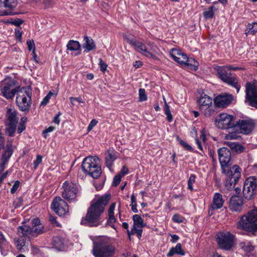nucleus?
Wrapping results in <instances>:
<instances>
[{
	"instance_id": "5701e85b",
	"label": "nucleus",
	"mask_w": 257,
	"mask_h": 257,
	"mask_svg": "<svg viewBox=\"0 0 257 257\" xmlns=\"http://www.w3.org/2000/svg\"><path fill=\"white\" fill-rule=\"evenodd\" d=\"M170 55L174 61L178 63L181 66L185 62L186 54L177 49H172L170 52Z\"/></svg>"
},
{
	"instance_id": "1a4fd4ad",
	"label": "nucleus",
	"mask_w": 257,
	"mask_h": 257,
	"mask_svg": "<svg viewBox=\"0 0 257 257\" xmlns=\"http://www.w3.org/2000/svg\"><path fill=\"white\" fill-rule=\"evenodd\" d=\"M216 126L220 129L231 130L234 132L235 123L234 117L227 113H221L215 119Z\"/></svg>"
},
{
	"instance_id": "69168bd1",
	"label": "nucleus",
	"mask_w": 257,
	"mask_h": 257,
	"mask_svg": "<svg viewBox=\"0 0 257 257\" xmlns=\"http://www.w3.org/2000/svg\"><path fill=\"white\" fill-rule=\"evenodd\" d=\"M115 206V203H113L111 204L108 209V215H114V210Z\"/></svg>"
},
{
	"instance_id": "37998d69",
	"label": "nucleus",
	"mask_w": 257,
	"mask_h": 257,
	"mask_svg": "<svg viewBox=\"0 0 257 257\" xmlns=\"http://www.w3.org/2000/svg\"><path fill=\"white\" fill-rule=\"evenodd\" d=\"M196 176L194 174H191L188 180V189L191 191L193 190V184L195 182Z\"/></svg>"
},
{
	"instance_id": "c9c22d12",
	"label": "nucleus",
	"mask_w": 257,
	"mask_h": 257,
	"mask_svg": "<svg viewBox=\"0 0 257 257\" xmlns=\"http://www.w3.org/2000/svg\"><path fill=\"white\" fill-rule=\"evenodd\" d=\"M17 124L6 123V133L10 137H13Z\"/></svg>"
},
{
	"instance_id": "a18cd8bd",
	"label": "nucleus",
	"mask_w": 257,
	"mask_h": 257,
	"mask_svg": "<svg viewBox=\"0 0 257 257\" xmlns=\"http://www.w3.org/2000/svg\"><path fill=\"white\" fill-rule=\"evenodd\" d=\"M9 23L13 24L16 26H20L21 24H22L24 22V21L20 19H11L10 20H9Z\"/></svg>"
},
{
	"instance_id": "7c9ffc66",
	"label": "nucleus",
	"mask_w": 257,
	"mask_h": 257,
	"mask_svg": "<svg viewBox=\"0 0 257 257\" xmlns=\"http://www.w3.org/2000/svg\"><path fill=\"white\" fill-rule=\"evenodd\" d=\"M175 254L184 255V252L182 250L180 243H177L175 247H172L167 253L168 256H171Z\"/></svg>"
},
{
	"instance_id": "ea45409f",
	"label": "nucleus",
	"mask_w": 257,
	"mask_h": 257,
	"mask_svg": "<svg viewBox=\"0 0 257 257\" xmlns=\"http://www.w3.org/2000/svg\"><path fill=\"white\" fill-rule=\"evenodd\" d=\"M214 7L211 6L209 8L208 11H205L203 13L204 17L206 18H212L214 16V11H213Z\"/></svg>"
},
{
	"instance_id": "4be33fe9",
	"label": "nucleus",
	"mask_w": 257,
	"mask_h": 257,
	"mask_svg": "<svg viewBox=\"0 0 257 257\" xmlns=\"http://www.w3.org/2000/svg\"><path fill=\"white\" fill-rule=\"evenodd\" d=\"M17 111L13 108H8L6 112V123L17 124L19 117L17 116Z\"/></svg>"
},
{
	"instance_id": "e2e57ef3",
	"label": "nucleus",
	"mask_w": 257,
	"mask_h": 257,
	"mask_svg": "<svg viewBox=\"0 0 257 257\" xmlns=\"http://www.w3.org/2000/svg\"><path fill=\"white\" fill-rule=\"evenodd\" d=\"M15 36L17 38L19 39V41L20 42L22 41V32L20 31V30L18 29H16L15 30Z\"/></svg>"
},
{
	"instance_id": "09e8293b",
	"label": "nucleus",
	"mask_w": 257,
	"mask_h": 257,
	"mask_svg": "<svg viewBox=\"0 0 257 257\" xmlns=\"http://www.w3.org/2000/svg\"><path fill=\"white\" fill-rule=\"evenodd\" d=\"M240 138V136L237 134L232 133H229L225 136V139L226 140H238Z\"/></svg>"
},
{
	"instance_id": "79ce46f5",
	"label": "nucleus",
	"mask_w": 257,
	"mask_h": 257,
	"mask_svg": "<svg viewBox=\"0 0 257 257\" xmlns=\"http://www.w3.org/2000/svg\"><path fill=\"white\" fill-rule=\"evenodd\" d=\"M131 202H132V204H131L132 210L134 213H137L138 211L137 208V200H136V197L134 194H133L131 196Z\"/></svg>"
},
{
	"instance_id": "8fccbe9b",
	"label": "nucleus",
	"mask_w": 257,
	"mask_h": 257,
	"mask_svg": "<svg viewBox=\"0 0 257 257\" xmlns=\"http://www.w3.org/2000/svg\"><path fill=\"white\" fill-rule=\"evenodd\" d=\"M7 241L3 233L0 231V248H2L4 246L6 245Z\"/></svg>"
},
{
	"instance_id": "f03ea898",
	"label": "nucleus",
	"mask_w": 257,
	"mask_h": 257,
	"mask_svg": "<svg viewBox=\"0 0 257 257\" xmlns=\"http://www.w3.org/2000/svg\"><path fill=\"white\" fill-rule=\"evenodd\" d=\"M110 199L109 194H105L98 199H94L87 209L85 217L81 221V224L89 226H97L100 224V216L105 206Z\"/></svg>"
},
{
	"instance_id": "0e129e2a",
	"label": "nucleus",
	"mask_w": 257,
	"mask_h": 257,
	"mask_svg": "<svg viewBox=\"0 0 257 257\" xmlns=\"http://www.w3.org/2000/svg\"><path fill=\"white\" fill-rule=\"evenodd\" d=\"M97 123V121L96 120L92 119L88 125V131H90L96 125Z\"/></svg>"
},
{
	"instance_id": "6e6552de",
	"label": "nucleus",
	"mask_w": 257,
	"mask_h": 257,
	"mask_svg": "<svg viewBox=\"0 0 257 257\" xmlns=\"http://www.w3.org/2000/svg\"><path fill=\"white\" fill-rule=\"evenodd\" d=\"M92 252L95 257H109L114 254L115 248L111 245L98 242L94 244Z\"/></svg>"
},
{
	"instance_id": "7ed1b4c3",
	"label": "nucleus",
	"mask_w": 257,
	"mask_h": 257,
	"mask_svg": "<svg viewBox=\"0 0 257 257\" xmlns=\"http://www.w3.org/2000/svg\"><path fill=\"white\" fill-rule=\"evenodd\" d=\"M32 226L23 225L18 228L19 235L23 237L31 238L41 234L44 232V225L41 223L38 218H34L31 222Z\"/></svg>"
},
{
	"instance_id": "bf43d9fd",
	"label": "nucleus",
	"mask_w": 257,
	"mask_h": 257,
	"mask_svg": "<svg viewBox=\"0 0 257 257\" xmlns=\"http://www.w3.org/2000/svg\"><path fill=\"white\" fill-rule=\"evenodd\" d=\"M69 99L71 101V103H72V104L73 105H75V101H76L77 102H78L79 103H84V101H83L82 99L80 97H71L69 98Z\"/></svg>"
},
{
	"instance_id": "774afa93",
	"label": "nucleus",
	"mask_w": 257,
	"mask_h": 257,
	"mask_svg": "<svg viewBox=\"0 0 257 257\" xmlns=\"http://www.w3.org/2000/svg\"><path fill=\"white\" fill-rule=\"evenodd\" d=\"M62 114L61 112H59L58 114L54 117L53 122L57 124H59L60 121L59 117Z\"/></svg>"
},
{
	"instance_id": "58836bf2",
	"label": "nucleus",
	"mask_w": 257,
	"mask_h": 257,
	"mask_svg": "<svg viewBox=\"0 0 257 257\" xmlns=\"http://www.w3.org/2000/svg\"><path fill=\"white\" fill-rule=\"evenodd\" d=\"M164 112H165V114L167 116L168 120L169 122H171L173 120L172 115L171 114V111H170V110L169 108V106L166 102L165 103V104Z\"/></svg>"
},
{
	"instance_id": "f257e3e1",
	"label": "nucleus",
	"mask_w": 257,
	"mask_h": 257,
	"mask_svg": "<svg viewBox=\"0 0 257 257\" xmlns=\"http://www.w3.org/2000/svg\"><path fill=\"white\" fill-rule=\"evenodd\" d=\"M219 160L222 167H224L223 172L226 175L225 187L228 190L232 189L240 177V168L237 165H234L231 169L230 165L231 153L226 147H222L218 150Z\"/></svg>"
},
{
	"instance_id": "2f4dec72",
	"label": "nucleus",
	"mask_w": 257,
	"mask_h": 257,
	"mask_svg": "<svg viewBox=\"0 0 257 257\" xmlns=\"http://www.w3.org/2000/svg\"><path fill=\"white\" fill-rule=\"evenodd\" d=\"M116 159V157L112 152L108 151L105 156V164L106 166L110 168L113 164V161Z\"/></svg>"
},
{
	"instance_id": "cd10ccee",
	"label": "nucleus",
	"mask_w": 257,
	"mask_h": 257,
	"mask_svg": "<svg viewBox=\"0 0 257 257\" xmlns=\"http://www.w3.org/2000/svg\"><path fill=\"white\" fill-rule=\"evenodd\" d=\"M84 39L85 43L83 44V47L85 49L84 52H88L96 49V45L92 38L85 35Z\"/></svg>"
},
{
	"instance_id": "6ab92c4d",
	"label": "nucleus",
	"mask_w": 257,
	"mask_h": 257,
	"mask_svg": "<svg viewBox=\"0 0 257 257\" xmlns=\"http://www.w3.org/2000/svg\"><path fill=\"white\" fill-rule=\"evenodd\" d=\"M224 203V200L222 195L219 193H215L214 195L212 202L208 210V214L212 215L215 210L221 208Z\"/></svg>"
},
{
	"instance_id": "6e6d98bb",
	"label": "nucleus",
	"mask_w": 257,
	"mask_h": 257,
	"mask_svg": "<svg viewBox=\"0 0 257 257\" xmlns=\"http://www.w3.org/2000/svg\"><path fill=\"white\" fill-rule=\"evenodd\" d=\"M42 157L41 155H37L36 160L34 162V168L36 169L39 165L41 163Z\"/></svg>"
},
{
	"instance_id": "4468645a",
	"label": "nucleus",
	"mask_w": 257,
	"mask_h": 257,
	"mask_svg": "<svg viewBox=\"0 0 257 257\" xmlns=\"http://www.w3.org/2000/svg\"><path fill=\"white\" fill-rule=\"evenodd\" d=\"M246 98L249 104L257 108V83L252 84L247 82L245 85Z\"/></svg>"
},
{
	"instance_id": "b1692460",
	"label": "nucleus",
	"mask_w": 257,
	"mask_h": 257,
	"mask_svg": "<svg viewBox=\"0 0 257 257\" xmlns=\"http://www.w3.org/2000/svg\"><path fill=\"white\" fill-rule=\"evenodd\" d=\"M217 72L219 78L224 82L231 77V74L228 70L227 66H219L217 67Z\"/></svg>"
},
{
	"instance_id": "603ef678",
	"label": "nucleus",
	"mask_w": 257,
	"mask_h": 257,
	"mask_svg": "<svg viewBox=\"0 0 257 257\" xmlns=\"http://www.w3.org/2000/svg\"><path fill=\"white\" fill-rule=\"evenodd\" d=\"M53 94V93L50 92L43 99L41 103V105H46L49 102L51 95Z\"/></svg>"
},
{
	"instance_id": "e433bc0d",
	"label": "nucleus",
	"mask_w": 257,
	"mask_h": 257,
	"mask_svg": "<svg viewBox=\"0 0 257 257\" xmlns=\"http://www.w3.org/2000/svg\"><path fill=\"white\" fill-rule=\"evenodd\" d=\"M239 246L246 252H250L253 250L254 247L249 241H243L239 244Z\"/></svg>"
},
{
	"instance_id": "338daca9",
	"label": "nucleus",
	"mask_w": 257,
	"mask_h": 257,
	"mask_svg": "<svg viewBox=\"0 0 257 257\" xmlns=\"http://www.w3.org/2000/svg\"><path fill=\"white\" fill-rule=\"evenodd\" d=\"M26 129V126L23 123H20L18 126L17 132L18 133L21 134Z\"/></svg>"
},
{
	"instance_id": "4c0bfd02",
	"label": "nucleus",
	"mask_w": 257,
	"mask_h": 257,
	"mask_svg": "<svg viewBox=\"0 0 257 257\" xmlns=\"http://www.w3.org/2000/svg\"><path fill=\"white\" fill-rule=\"evenodd\" d=\"M247 28L248 29V33L254 34L257 32V23L248 24Z\"/></svg>"
},
{
	"instance_id": "c756f323",
	"label": "nucleus",
	"mask_w": 257,
	"mask_h": 257,
	"mask_svg": "<svg viewBox=\"0 0 257 257\" xmlns=\"http://www.w3.org/2000/svg\"><path fill=\"white\" fill-rule=\"evenodd\" d=\"M15 244L17 249L21 251H24L26 247V240L23 237L20 236V237L15 239Z\"/></svg>"
},
{
	"instance_id": "49530a36",
	"label": "nucleus",
	"mask_w": 257,
	"mask_h": 257,
	"mask_svg": "<svg viewBox=\"0 0 257 257\" xmlns=\"http://www.w3.org/2000/svg\"><path fill=\"white\" fill-rule=\"evenodd\" d=\"M27 44L29 51L33 50V53L35 51V45L33 40H28L27 41Z\"/></svg>"
},
{
	"instance_id": "bb28decb",
	"label": "nucleus",
	"mask_w": 257,
	"mask_h": 257,
	"mask_svg": "<svg viewBox=\"0 0 257 257\" xmlns=\"http://www.w3.org/2000/svg\"><path fill=\"white\" fill-rule=\"evenodd\" d=\"M224 144L228 146L232 151L237 154H240L245 151V148L237 143L225 142Z\"/></svg>"
},
{
	"instance_id": "2eb2a0df",
	"label": "nucleus",
	"mask_w": 257,
	"mask_h": 257,
	"mask_svg": "<svg viewBox=\"0 0 257 257\" xmlns=\"http://www.w3.org/2000/svg\"><path fill=\"white\" fill-rule=\"evenodd\" d=\"M234 236L229 232H221L216 238L219 246L225 250L230 249L233 245Z\"/></svg>"
},
{
	"instance_id": "39448f33",
	"label": "nucleus",
	"mask_w": 257,
	"mask_h": 257,
	"mask_svg": "<svg viewBox=\"0 0 257 257\" xmlns=\"http://www.w3.org/2000/svg\"><path fill=\"white\" fill-rule=\"evenodd\" d=\"M125 39L130 45L134 47L136 51H138L142 55L155 60L158 59V57L156 55L155 47L151 43L149 42L148 43V46L150 47L149 48H147L146 45L143 43L132 37L125 36Z\"/></svg>"
},
{
	"instance_id": "052dcab7",
	"label": "nucleus",
	"mask_w": 257,
	"mask_h": 257,
	"mask_svg": "<svg viewBox=\"0 0 257 257\" xmlns=\"http://www.w3.org/2000/svg\"><path fill=\"white\" fill-rule=\"evenodd\" d=\"M128 168L126 166H123L118 174L119 175H121V177H123L125 175L128 174Z\"/></svg>"
},
{
	"instance_id": "680f3d73",
	"label": "nucleus",
	"mask_w": 257,
	"mask_h": 257,
	"mask_svg": "<svg viewBox=\"0 0 257 257\" xmlns=\"http://www.w3.org/2000/svg\"><path fill=\"white\" fill-rule=\"evenodd\" d=\"M173 220L175 222L181 223L183 221V218L178 214H175L173 216Z\"/></svg>"
},
{
	"instance_id": "412c9836",
	"label": "nucleus",
	"mask_w": 257,
	"mask_h": 257,
	"mask_svg": "<svg viewBox=\"0 0 257 257\" xmlns=\"http://www.w3.org/2000/svg\"><path fill=\"white\" fill-rule=\"evenodd\" d=\"M243 205L242 198L237 195L232 196L229 201V207L231 210L235 212H240Z\"/></svg>"
},
{
	"instance_id": "0eeeda50",
	"label": "nucleus",
	"mask_w": 257,
	"mask_h": 257,
	"mask_svg": "<svg viewBox=\"0 0 257 257\" xmlns=\"http://www.w3.org/2000/svg\"><path fill=\"white\" fill-rule=\"evenodd\" d=\"M32 91L30 87H23L17 93L16 103L20 110H29L31 105Z\"/></svg>"
},
{
	"instance_id": "f8f14e48",
	"label": "nucleus",
	"mask_w": 257,
	"mask_h": 257,
	"mask_svg": "<svg viewBox=\"0 0 257 257\" xmlns=\"http://www.w3.org/2000/svg\"><path fill=\"white\" fill-rule=\"evenodd\" d=\"M254 125V121L251 118L239 119L235 121L234 132L239 131L241 134L248 135L253 131Z\"/></svg>"
},
{
	"instance_id": "ddd939ff",
	"label": "nucleus",
	"mask_w": 257,
	"mask_h": 257,
	"mask_svg": "<svg viewBox=\"0 0 257 257\" xmlns=\"http://www.w3.org/2000/svg\"><path fill=\"white\" fill-rule=\"evenodd\" d=\"M63 197L68 201L74 200L78 192L76 185L65 181L63 184Z\"/></svg>"
},
{
	"instance_id": "a211bd4d",
	"label": "nucleus",
	"mask_w": 257,
	"mask_h": 257,
	"mask_svg": "<svg viewBox=\"0 0 257 257\" xmlns=\"http://www.w3.org/2000/svg\"><path fill=\"white\" fill-rule=\"evenodd\" d=\"M234 100V97L231 94L223 93L217 95L214 99L215 105L218 108H225Z\"/></svg>"
},
{
	"instance_id": "a19ab883",
	"label": "nucleus",
	"mask_w": 257,
	"mask_h": 257,
	"mask_svg": "<svg viewBox=\"0 0 257 257\" xmlns=\"http://www.w3.org/2000/svg\"><path fill=\"white\" fill-rule=\"evenodd\" d=\"M177 140L179 142V144L186 150L188 151H192L193 148L191 146L188 145L186 142L180 139L178 137H177Z\"/></svg>"
},
{
	"instance_id": "473e14b6",
	"label": "nucleus",
	"mask_w": 257,
	"mask_h": 257,
	"mask_svg": "<svg viewBox=\"0 0 257 257\" xmlns=\"http://www.w3.org/2000/svg\"><path fill=\"white\" fill-rule=\"evenodd\" d=\"M52 244L55 248L60 250L64 246L63 239L60 237L55 236L53 239Z\"/></svg>"
},
{
	"instance_id": "c85d7f7f",
	"label": "nucleus",
	"mask_w": 257,
	"mask_h": 257,
	"mask_svg": "<svg viewBox=\"0 0 257 257\" xmlns=\"http://www.w3.org/2000/svg\"><path fill=\"white\" fill-rule=\"evenodd\" d=\"M225 83H227L229 85L235 88L236 90L237 93H238L241 87L240 84L239 83L238 78L235 76H231L228 79Z\"/></svg>"
},
{
	"instance_id": "3c124183",
	"label": "nucleus",
	"mask_w": 257,
	"mask_h": 257,
	"mask_svg": "<svg viewBox=\"0 0 257 257\" xmlns=\"http://www.w3.org/2000/svg\"><path fill=\"white\" fill-rule=\"evenodd\" d=\"M99 65L100 67V70L104 72L107 67V65L101 59H99Z\"/></svg>"
},
{
	"instance_id": "13d9d810",
	"label": "nucleus",
	"mask_w": 257,
	"mask_h": 257,
	"mask_svg": "<svg viewBox=\"0 0 257 257\" xmlns=\"http://www.w3.org/2000/svg\"><path fill=\"white\" fill-rule=\"evenodd\" d=\"M121 177V175H119V174L114 176L113 181V185L114 186H116L119 184Z\"/></svg>"
},
{
	"instance_id": "20e7f679",
	"label": "nucleus",
	"mask_w": 257,
	"mask_h": 257,
	"mask_svg": "<svg viewBox=\"0 0 257 257\" xmlns=\"http://www.w3.org/2000/svg\"><path fill=\"white\" fill-rule=\"evenodd\" d=\"M83 172L94 179L98 178L101 174L99 159L97 157L89 156L85 158L81 165Z\"/></svg>"
},
{
	"instance_id": "f3484780",
	"label": "nucleus",
	"mask_w": 257,
	"mask_h": 257,
	"mask_svg": "<svg viewBox=\"0 0 257 257\" xmlns=\"http://www.w3.org/2000/svg\"><path fill=\"white\" fill-rule=\"evenodd\" d=\"M133 220L134 221L133 227L131 231L127 230V234L130 239L131 240V235L135 234H137L138 238L140 239L143 232L142 228L145 227L146 224L144 222L143 219L139 215L136 214L133 215Z\"/></svg>"
},
{
	"instance_id": "393cba45",
	"label": "nucleus",
	"mask_w": 257,
	"mask_h": 257,
	"mask_svg": "<svg viewBox=\"0 0 257 257\" xmlns=\"http://www.w3.org/2000/svg\"><path fill=\"white\" fill-rule=\"evenodd\" d=\"M185 62H183L181 66L186 69L196 70L198 68V63L194 58H189L186 56Z\"/></svg>"
},
{
	"instance_id": "4d7b16f0",
	"label": "nucleus",
	"mask_w": 257,
	"mask_h": 257,
	"mask_svg": "<svg viewBox=\"0 0 257 257\" xmlns=\"http://www.w3.org/2000/svg\"><path fill=\"white\" fill-rule=\"evenodd\" d=\"M43 4L46 8H51L54 4V2L53 0H44Z\"/></svg>"
},
{
	"instance_id": "9d476101",
	"label": "nucleus",
	"mask_w": 257,
	"mask_h": 257,
	"mask_svg": "<svg viewBox=\"0 0 257 257\" xmlns=\"http://www.w3.org/2000/svg\"><path fill=\"white\" fill-rule=\"evenodd\" d=\"M257 192V179L254 177L248 178L244 183L243 188V197L247 200H251L256 196Z\"/></svg>"
},
{
	"instance_id": "423d86ee",
	"label": "nucleus",
	"mask_w": 257,
	"mask_h": 257,
	"mask_svg": "<svg viewBox=\"0 0 257 257\" xmlns=\"http://www.w3.org/2000/svg\"><path fill=\"white\" fill-rule=\"evenodd\" d=\"M238 228L247 231L257 230V208L253 209L241 217L238 223Z\"/></svg>"
},
{
	"instance_id": "de8ad7c7",
	"label": "nucleus",
	"mask_w": 257,
	"mask_h": 257,
	"mask_svg": "<svg viewBox=\"0 0 257 257\" xmlns=\"http://www.w3.org/2000/svg\"><path fill=\"white\" fill-rule=\"evenodd\" d=\"M203 110H204V111H203L204 114L206 117H209L210 116L212 115L214 112V110L211 109L210 108V107H207L204 108L203 109Z\"/></svg>"
},
{
	"instance_id": "f704fd0d",
	"label": "nucleus",
	"mask_w": 257,
	"mask_h": 257,
	"mask_svg": "<svg viewBox=\"0 0 257 257\" xmlns=\"http://www.w3.org/2000/svg\"><path fill=\"white\" fill-rule=\"evenodd\" d=\"M13 154V150L12 145H10L7 146V149L2 155V161H6L8 162L9 159L11 157Z\"/></svg>"
},
{
	"instance_id": "5fc2aeb1",
	"label": "nucleus",
	"mask_w": 257,
	"mask_h": 257,
	"mask_svg": "<svg viewBox=\"0 0 257 257\" xmlns=\"http://www.w3.org/2000/svg\"><path fill=\"white\" fill-rule=\"evenodd\" d=\"M20 182L19 181H16L15 182L14 185H13L11 189V193L12 194H14L17 191L20 186Z\"/></svg>"
},
{
	"instance_id": "dca6fc26",
	"label": "nucleus",
	"mask_w": 257,
	"mask_h": 257,
	"mask_svg": "<svg viewBox=\"0 0 257 257\" xmlns=\"http://www.w3.org/2000/svg\"><path fill=\"white\" fill-rule=\"evenodd\" d=\"M51 208L59 216H64L69 212L67 203L60 197H56L51 204Z\"/></svg>"
},
{
	"instance_id": "864d4df0",
	"label": "nucleus",
	"mask_w": 257,
	"mask_h": 257,
	"mask_svg": "<svg viewBox=\"0 0 257 257\" xmlns=\"http://www.w3.org/2000/svg\"><path fill=\"white\" fill-rule=\"evenodd\" d=\"M109 218L107 220V223L113 228L115 229L113 223L115 222V218L114 217V215H108Z\"/></svg>"
},
{
	"instance_id": "9b49d317",
	"label": "nucleus",
	"mask_w": 257,
	"mask_h": 257,
	"mask_svg": "<svg viewBox=\"0 0 257 257\" xmlns=\"http://www.w3.org/2000/svg\"><path fill=\"white\" fill-rule=\"evenodd\" d=\"M15 84V81L10 79H7L2 82L3 88L1 89V93L4 97L8 99L14 98L15 94L18 93L20 87L17 86L13 88Z\"/></svg>"
},
{
	"instance_id": "aec40b11",
	"label": "nucleus",
	"mask_w": 257,
	"mask_h": 257,
	"mask_svg": "<svg viewBox=\"0 0 257 257\" xmlns=\"http://www.w3.org/2000/svg\"><path fill=\"white\" fill-rule=\"evenodd\" d=\"M18 0H0V8H5L7 11L3 12L2 15H13L12 11L17 7Z\"/></svg>"
},
{
	"instance_id": "c03bdc74",
	"label": "nucleus",
	"mask_w": 257,
	"mask_h": 257,
	"mask_svg": "<svg viewBox=\"0 0 257 257\" xmlns=\"http://www.w3.org/2000/svg\"><path fill=\"white\" fill-rule=\"evenodd\" d=\"M139 100L140 101H144L147 99V96L146 94L145 90L144 88L139 89Z\"/></svg>"
},
{
	"instance_id": "a878e982",
	"label": "nucleus",
	"mask_w": 257,
	"mask_h": 257,
	"mask_svg": "<svg viewBox=\"0 0 257 257\" xmlns=\"http://www.w3.org/2000/svg\"><path fill=\"white\" fill-rule=\"evenodd\" d=\"M212 101V98L206 94L201 95L197 101L199 108L201 110H203L204 108L210 107Z\"/></svg>"
},
{
	"instance_id": "72a5a7b5",
	"label": "nucleus",
	"mask_w": 257,
	"mask_h": 257,
	"mask_svg": "<svg viewBox=\"0 0 257 257\" xmlns=\"http://www.w3.org/2000/svg\"><path fill=\"white\" fill-rule=\"evenodd\" d=\"M80 46L79 42L74 40H70L67 45V49L70 51L79 50Z\"/></svg>"
}]
</instances>
